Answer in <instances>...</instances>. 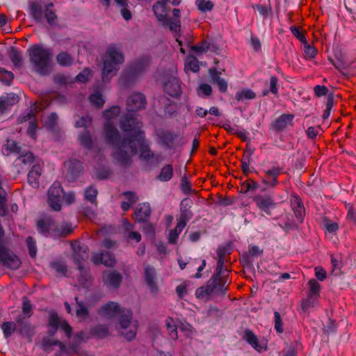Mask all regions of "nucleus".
<instances>
[{
  "label": "nucleus",
  "instance_id": "69168bd1",
  "mask_svg": "<svg viewBox=\"0 0 356 356\" xmlns=\"http://www.w3.org/2000/svg\"><path fill=\"white\" fill-rule=\"evenodd\" d=\"M327 92V88L322 86H316L314 88V92L318 97L325 95Z\"/></svg>",
  "mask_w": 356,
  "mask_h": 356
},
{
  "label": "nucleus",
  "instance_id": "c85d7f7f",
  "mask_svg": "<svg viewBox=\"0 0 356 356\" xmlns=\"http://www.w3.org/2000/svg\"><path fill=\"white\" fill-rule=\"evenodd\" d=\"M8 56L13 63L16 67H19L22 62V56L20 53L15 48H11L8 51Z\"/></svg>",
  "mask_w": 356,
  "mask_h": 356
},
{
  "label": "nucleus",
  "instance_id": "393cba45",
  "mask_svg": "<svg viewBox=\"0 0 356 356\" xmlns=\"http://www.w3.org/2000/svg\"><path fill=\"white\" fill-rule=\"evenodd\" d=\"M199 62L197 59L193 56H189L186 58L184 64V70L186 73L197 72L199 71Z\"/></svg>",
  "mask_w": 356,
  "mask_h": 356
},
{
  "label": "nucleus",
  "instance_id": "0eeeda50",
  "mask_svg": "<svg viewBox=\"0 0 356 356\" xmlns=\"http://www.w3.org/2000/svg\"><path fill=\"white\" fill-rule=\"evenodd\" d=\"M219 280L218 275H215L213 277L209 280L207 286L200 287L196 290V297L200 299H204L213 293H224L227 290V286H225V284L221 282L218 283Z\"/></svg>",
  "mask_w": 356,
  "mask_h": 356
},
{
  "label": "nucleus",
  "instance_id": "37998d69",
  "mask_svg": "<svg viewBox=\"0 0 356 356\" xmlns=\"http://www.w3.org/2000/svg\"><path fill=\"white\" fill-rule=\"evenodd\" d=\"M27 246L29 248V254L31 257H35L37 252V248L35 246V241L31 238L29 237L26 239Z\"/></svg>",
  "mask_w": 356,
  "mask_h": 356
},
{
  "label": "nucleus",
  "instance_id": "49530a36",
  "mask_svg": "<svg viewBox=\"0 0 356 356\" xmlns=\"http://www.w3.org/2000/svg\"><path fill=\"white\" fill-rule=\"evenodd\" d=\"M290 29L293 35L296 36L300 42L302 43L306 42L305 35L299 28L296 26H291Z\"/></svg>",
  "mask_w": 356,
  "mask_h": 356
},
{
  "label": "nucleus",
  "instance_id": "aec40b11",
  "mask_svg": "<svg viewBox=\"0 0 356 356\" xmlns=\"http://www.w3.org/2000/svg\"><path fill=\"white\" fill-rule=\"evenodd\" d=\"M102 4L105 6H108L110 5V0H99ZM115 3L121 7V14L123 18L126 20H129L131 18V13L127 9V0H114Z\"/></svg>",
  "mask_w": 356,
  "mask_h": 356
},
{
  "label": "nucleus",
  "instance_id": "58836bf2",
  "mask_svg": "<svg viewBox=\"0 0 356 356\" xmlns=\"http://www.w3.org/2000/svg\"><path fill=\"white\" fill-rule=\"evenodd\" d=\"M196 3L197 8L203 12L209 11L213 8L212 3L209 0H197Z\"/></svg>",
  "mask_w": 356,
  "mask_h": 356
},
{
  "label": "nucleus",
  "instance_id": "3c124183",
  "mask_svg": "<svg viewBox=\"0 0 356 356\" xmlns=\"http://www.w3.org/2000/svg\"><path fill=\"white\" fill-rule=\"evenodd\" d=\"M97 194V190L92 187H90L86 191L85 197L87 200L93 203L95 200Z\"/></svg>",
  "mask_w": 356,
  "mask_h": 356
},
{
  "label": "nucleus",
  "instance_id": "13d9d810",
  "mask_svg": "<svg viewBox=\"0 0 356 356\" xmlns=\"http://www.w3.org/2000/svg\"><path fill=\"white\" fill-rule=\"evenodd\" d=\"M2 329L5 337H7L14 330L15 326L12 323H5L2 325Z\"/></svg>",
  "mask_w": 356,
  "mask_h": 356
},
{
  "label": "nucleus",
  "instance_id": "bb28decb",
  "mask_svg": "<svg viewBox=\"0 0 356 356\" xmlns=\"http://www.w3.org/2000/svg\"><path fill=\"white\" fill-rule=\"evenodd\" d=\"M165 325L169 332L170 337L172 339H175V340L177 339L178 337L177 332V325L175 321H174V319L170 317H168L165 319Z\"/></svg>",
  "mask_w": 356,
  "mask_h": 356
},
{
  "label": "nucleus",
  "instance_id": "6ab92c4d",
  "mask_svg": "<svg viewBox=\"0 0 356 356\" xmlns=\"http://www.w3.org/2000/svg\"><path fill=\"white\" fill-rule=\"evenodd\" d=\"M92 259L95 264H103L105 266H111L115 264V258L108 252L95 254Z\"/></svg>",
  "mask_w": 356,
  "mask_h": 356
},
{
  "label": "nucleus",
  "instance_id": "4be33fe9",
  "mask_svg": "<svg viewBox=\"0 0 356 356\" xmlns=\"http://www.w3.org/2000/svg\"><path fill=\"white\" fill-rule=\"evenodd\" d=\"M150 211V206L148 203L140 204L134 213L136 220L138 221H145L149 217Z\"/></svg>",
  "mask_w": 356,
  "mask_h": 356
},
{
  "label": "nucleus",
  "instance_id": "1a4fd4ad",
  "mask_svg": "<svg viewBox=\"0 0 356 356\" xmlns=\"http://www.w3.org/2000/svg\"><path fill=\"white\" fill-rule=\"evenodd\" d=\"M58 328L63 330L67 337H70L72 332L70 326L65 320L60 318L56 313L51 312L49 316L48 332L54 334Z\"/></svg>",
  "mask_w": 356,
  "mask_h": 356
},
{
  "label": "nucleus",
  "instance_id": "7ed1b4c3",
  "mask_svg": "<svg viewBox=\"0 0 356 356\" xmlns=\"http://www.w3.org/2000/svg\"><path fill=\"white\" fill-rule=\"evenodd\" d=\"M123 62L124 56L120 49L115 45H111L108 48L104 59L103 81H107L115 76L119 70L120 65Z\"/></svg>",
  "mask_w": 356,
  "mask_h": 356
},
{
  "label": "nucleus",
  "instance_id": "c03bdc74",
  "mask_svg": "<svg viewBox=\"0 0 356 356\" xmlns=\"http://www.w3.org/2000/svg\"><path fill=\"white\" fill-rule=\"evenodd\" d=\"M91 76V72L88 69H85L76 76V81L79 82H86Z\"/></svg>",
  "mask_w": 356,
  "mask_h": 356
},
{
  "label": "nucleus",
  "instance_id": "0e129e2a",
  "mask_svg": "<svg viewBox=\"0 0 356 356\" xmlns=\"http://www.w3.org/2000/svg\"><path fill=\"white\" fill-rule=\"evenodd\" d=\"M346 208L348 209V215H347V217L352 220H354L355 221L356 220V210L354 209V207L350 205V204H348L346 206Z\"/></svg>",
  "mask_w": 356,
  "mask_h": 356
},
{
  "label": "nucleus",
  "instance_id": "e433bc0d",
  "mask_svg": "<svg viewBox=\"0 0 356 356\" xmlns=\"http://www.w3.org/2000/svg\"><path fill=\"white\" fill-rule=\"evenodd\" d=\"M108 330L104 325H99L92 331V335L98 338H104L108 335Z\"/></svg>",
  "mask_w": 356,
  "mask_h": 356
},
{
  "label": "nucleus",
  "instance_id": "864d4df0",
  "mask_svg": "<svg viewBox=\"0 0 356 356\" xmlns=\"http://www.w3.org/2000/svg\"><path fill=\"white\" fill-rule=\"evenodd\" d=\"M79 140L86 147H91V139L88 132H86L83 136H80Z\"/></svg>",
  "mask_w": 356,
  "mask_h": 356
},
{
  "label": "nucleus",
  "instance_id": "39448f33",
  "mask_svg": "<svg viewBox=\"0 0 356 356\" xmlns=\"http://www.w3.org/2000/svg\"><path fill=\"white\" fill-rule=\"evenodd\" d=\"M43 10L42 5L38 2H32L30 4V13L33 17L38 22H42L46 19L49 24H54L56 16L53 10V3H49L44 6Z\"/></svg>",
  "mask_w": 356,
  "mask_h": 356
},
{
  "label": "nucleus",
  "instance_id": "09e8293b",
  "mask_svg": "<svg viewBox=\"0 0 356 356\" xmlns=\"http://www.w3.org/2000/svg\"><path fill=\"white\" fill-rule=\"evenodd\" d=\"M5 149L7 152L6 154H8L10 152H18V147L16 143L13 140H7L6 144L4 145Z\"/></svg>",
  "mask_w": 356,
  "mask_h": 356
},
{
  "label": "nucleus",
  "instance_id": "7c9ffc66",
  "mask_svg": "<svg viewBox=\"0 0 356 356\" xmlns=\"http://www.w3.org/2000/svg\"><path fill=\"white\" fill-rule=\"evenodd\" d=\"M90 101L93 106L97 108L103 106L104 104V99L102 95L98 92H95L90 96Z\"/></svg>",
  "mask_w": 356,
  "mask_h": 356
},
{
  "label": "nucleus",
  "instance_id": "423d86ee",
  "mask_svg": "<svg viewBox=\"0 0 356 356\" xmlns=\"http://www.w3.org/2000/svg\"><path fill=\"white\" fill-rule=\"evenodd\" d=\"M124 317L119 320L118 330L127 340L133 339L137 332L138 323L132 320V312L130 310L124 312Z\"/></svg>",
  "mask_w": 356,
  "mask_h": 356
},
{
  "label": "nucleus",
  "instance_id": "c756f323",
  "mask_svg": "<svg viewBox=\"0 0 356 356\" xmlns=\"http://www.w3.org/2000/svg\"><path fill=\"white\" fill-rule=\"evenodd\" d=\"M317 305V296L308 295L307 299L302 302V309L304 311H307L309 307H314Z\"/></svg>",
  "mask_w": 356,
  "mask_h": 356
},
{
  "label": "nucleus",
  "instance_id": "f3484780",
  "mask_svg": "<svg viewBox=\"0 0 356 356\" xmlns=\"http://www.w3.org/2000/svg\"><path fill=\"white\" fill-rule=\"evenodd\" d=\"M220 72L217 71L216 69L209 70V76L211 81L213 83H216L221 92H225L227 90L228 85L225 79L220 76Z\"/></svg>",
  "mask_w": 356,
  "mask_h": 356
},
{
  "label": "nucleus",
  "instance_id": "4c0bfd02",
  "mask_svg": "<svg viewBox=\"0 0 356 356\" xmlns=\"http://www.w3.org/2000/svg\"><path fill=\"white\" fill-rule=\"evenodd\" d=\"M76 314L80 320H85L88 316V309L83 303L77 302Z\"/></svg>",
  "mask_w": 356,
  "mask_h": 356
},
{
  "label": "nucleus",
  "instance_id": "774afa93",
  "mask_svg": "<svg viewBox=\"0 0 356 356\" xmlns=\"http://www.w3.org/2000/svg\"><path fill=\"white\" fill-rule=\"evenodd\" d=\"M179 327L181 331L186 332V334L187 336H189L192 332V327L191 325L187 323H181V324L179 325Z\"/></svg>",
  "mask_w": 356,
  "mask_h": 356
},
{
  "label": "nucleus",
  "instance_id": "c9c22d12",
  "mask_svg": "<svg viewBox=\"0 0 356 356\" xmlns=\"http://www.w3.org/2000/svg\"><path fill=\"white\" fill-rule=\"evenodd\" d=\"M57 62L61 65L66 66L72 63V59L68 54L62 52L57 56Z\"/></svg>",
  "mask_w": 356,
  "mask_h": 356
},
{
  "label": "nucleus",
  "instance_id": "5701e85b",
  "mask_svg": "<svg viewBox=\"0 0 356 356\" xmlns=\"http://www.w3.org/2000/svg\"><path fill=\"white\" fill-rule=\"evenodd\" d=\"M293 119V115H282L276 120L274 123V127L277 130H282L286 127L288 125L291 124Z\"/></svg>",
  "mask_w": 356,
  "mask_h": 356
},
{
  "label": "nucleus",
  "instance_id": "a18cd8bd",
  "mask_svg": "<svg viewBox=\"0 0 356 356\" xmlns=\"http://www.w3.org/2000/svg\"><path fill=\"white\" fill-rule=\"evenodd\" d=\"M37 225L40 231L44 234L47 232L51 227L50 220L48 219L40 220Z\"/></svg>",
  "mask_w": 356,
  "mask_h": 356
},
{
  "label": "nucleus",
  "instance_id": "2f4dec72",
  "mask_svg": "<svg viewBox=\"0 0 356 356\" xmlns=\"http://www.w3.org/2000/svg\"><path fill=\"white\" fill-rule=\"evenodd\" d=\"M257 204L259 209L266 211L273 206V202L270 197H260L257 199Z\"/></svg>",
  "mask_w": 356,
  "mask_h": 356
},
{
  "label": "nucleus",
  "instance_id": "f03ea898",
  "mask_svg": "<svg viewBox=\"0 0 356 356\" xmlns=\"http://www.w3.org/2000/svg\"><path fill=\"white\" fill-rule=\"evenodd\" d=\"M152 10L159 24L164 27H169L170 30L174 33L176 40L180 46V51L185 54V50L182 47V42L178 38L181 26L180 22L178 19L170 20L168 17L169 10L166 6V1H158L153 6Z\"/></svg>",
  "mask_w": 356,
  "mask_h": 356
},
{
  "label": "nucleus",
  "instance_id": "9d476101",
  "mask_svg": "<svg viewBox=\"0 0 356 356\" xmlns=\"http://www.w3.org/2000/svg\"><path fill=\"white\" fill-rule=\"evenodd\" d=\"M63 193L61 185L57 181L54 182L49 189L48 203L55 211H59L61 209L60 198Z\"/></svg>",
  "mask_w": 356,
  "mask_h": 356
},
{
  "label": "nucleus",
  "instance_id": "bf43d9fd",
  "mask_svg": "<svg viewBox=\"0 0 356 356\" xmlns=\"http://www.w3.org/2000/svg\"><path fill=\"white\" fill-rule=\"evenodd\" d=\"M191 48L197 53L202 54L208 50L209 45L207 42H202L200 44L193 46Z\"/></svg>",
  "mask_w": 356,
  "mask_h": 356
},
{
  "label": "nucleus",
  "instance_id": "e2e57ef3",
  "mask_svg": "<svg viewBox=\"0 0 356 356\" xmlns=\"http://www.w3.org/2000/svg\"><path fill=\"white\" fill-rule=\"evenodd\" d=\"M52 267L56 271L60 274L64 275L66 271L65 266L61 262H54Z\"/></svg>",
  "mask_w": 356,
  "mask_h": 356
},
{
  "label": "nucleus",
  "instance_id": "72a5a7b5",
  "mask_svg": "<svg viewBox=\"0 0 356 356\" xmlns=\"http://www.w3.org/2000/svg\"><path fill=\"white\" fill-rule=\"evenodd\" d=\"M293 211L298 220H302L303 216V208L300 200L298 197H295L293 203Z\"/></svg>",
  "mask_w": 356,
  "mask_h": 356
},
{
  "label": "nucleus",
  "instance_id": "ddd939ff",
  "mask_svg": "<svg viewBox=\"0 0 356 356\" xmlns=\"http://www.w3.org/2000/svg\"><path fill=\"white\" fill-rule=\"evenodd\" d=\"M164 90L172 97H177L181 93V86L179 80L173 76L164 84Z\"/></svg>",
  "mask_w": 356,
  "mask_h": 356
},
{
  "label": "nucleus",
  "instance_id": "a19ab883",
  "mask_svg": "<svg viewBox=\"0 0 356 356\" xmlns=\"http://www.w3.org/2000/svg\"><path fill=\"white\" fill-rule=\"evenodd\" d=\"M13 77V74L11 72L3 70L1 69V83H3L7 86H9L11 83Z\"/></svg>",
  "mask_w": 356,
  "mask_h": 356
},
{
  "label": "nucleus",
  "instance_id": "5fc2aeb1",
  "mask_svg": "<svg viewBox=\"0 0 356 356\" xmlns=\"http://www.w3.org/2000/svg\"><path fill=\"white\" fill-rule=\"evenodd\" d=\"M22 312L26 316H29L31 314V305L26 298H24L23 300Z\"/></svg>",
  "mask_w": 356,
  "mask_h": 356
},
{
  "label": "nucleus",
  "instance_id": "6e6d98bb",
  "mask_svg": "<svg viewBox=\"0 0 356 356\" xmlns=\"http://www.w3.org/2000/svg\"><path fill=\"white\" fill-rule=\"evenodd\" d=\"M20 161L24 164H31L33 162L34 156L32 153L27 152L19 158Z\"/></svg>",
  "mask_w": 356,
  "mask_h": 356
},
{
  "label": "nucleus",
  "instance_id": "ea45409f",
  "mask_svg": "<svg viewBox=\"0 0 356 356\" xmlns=\"http://www.w3.org/2000/svg\"><path fill=\"white\" fill-rule=\"evenodd\" d=\"M188 283L187 282H183L176 288V292L180 298H184L188 293Z\"/></svg>",
  "mask_w": 356,
  "mask_h": 356
},
{
  "label": "nucleus",
  "instance_id": "680f3d73",
  "mask_svg": "<svg viewBox=\"0 0 356 356\" xmlns=\"http://www.w3.org/2000/svg\"><path fill=\"white\" fill-rule=\"evenodd\" d=\"M324 226L326 230L331 233L336 232L339 227L337 223L328 220L325 221Z\"/></svg>",
  "mask_w": 356,
  "mask_h": 356
},
{
  "label": "nucleus",
  "instance_id": "f704fd0d",
  "mask_svg": "<svg viewBox=\"0 0 356 356\" xmlns=\"http://www.w3.org/2000/svg\"><path fill=\"white\" fill-rule=\"evenodd\" d=\"M309 288V294L318 296L321 290L320 284L314 279H311L308 282Z\"/></svg>",
  "mask_w": 356,
  "mask_h": 356
},
{
  "label": "nucleus",
  "instance_id": "603ef678",
  "mask_svg": "<svg viewBox=\"0 0 356 356\" xmlns=\"http://www.w3.org/2000/svg\"><path fill=\"white\" fill-rule=\"evenodd\" d=\"M314 272L316 277L320 281H323L327 277V273L321 266H316Z\"/></svg>",
  "mask_w": 356,
  "mask_h": 356
},
{
  "label": "nucleus",
  "instance_id": "6e6552de",
  "mask_svg": "<svg viewBox=\"0 0 356 356\" xmlns=\"http://www.w3.org/2000/svg\"><path fill=\"white\" fill-rule=\"evenodd\" d=\"M128 309L122 308L118 303L114 302H109L102 306L98 312L99 316L105 319L112 321L115 318H119V320L124 318V312Z\"/></svg>",
  "mask_w": 356,
  "mask_h": 356
},
{
  "label": "nucleus",
  "instance_id": "473e14b6",
  "mask_svg": "<svg viewBox=\"0 0 356 356\" xmlns=\"http://www.w3.org/2000/svg\"><path fill=\"white\" fill-rule=\"evenodd\" d=\"M124 196L126 199H127L128 202H123L121 207L124 211H127L130 208L131 205L136 202V198L134 193L132 192H126L124 193Z\"/></svg>",
  "mask_w": 356,
  "mask_h": 356
},
{
  "label": "nucleus",
  "instance_id": "de8ad7c7",
  "mask_svg": "<svg viewBox=\"0 0 356 356\" xmlns=\"http://www.w3.org/2000/svg\"><path fill=\"white\" fill-rule=\"evenodd\" d=\"M304 44L305 56L309 59L314 58L316 54V49L314 47L307 44V42Z\"/></svg>",
  "mask_w": 356,
  "mask_h": 356
},
{
  "label": "nucleus",
  "instance_id": "f257e3e1",
  "mask_svg": "<svg viewBox=\"0 0 356 356\" xmlns=\"http://www.w3.org/2000/svg\"><path fill=\"white\" fill-rule=\"evenodd\" d=\"M146 104L143 95L134 94L127 100L128 113L121 122L120 127L123 131V138L119 135L116 128L113 125L112 120L120 113L118 106H113L104 113L106 120L104 128L105 139L107 143L113 146L120 153L115 154L118 159H122L121 152L129 149L131 154H136L138 147L140 151V157L147 159L150 156L149 146L144 140L143 133L140 131L141 122L134 115L135 110L145 107Z\"/></svg>",
  "mask_w": 356,
  "mask_h": 356
},
{
  "label": "nucleus",
  "instance_id": "052dcab7",
  "mask_svg": "<svg viewBox=\"0 0 356 356\" xmlns=\"http://www.w3.org/2000/svg\"><path fill=\"white\" fill-rule=\"evenodd\" d=\"M277 79L275 77V76H271L270 77V92L274 94V95H277V90H278V88H277Z\"/></svg>",
  "mask_w": 356,
  "mask_h": 356
},
{
  "label": "nucleus",
  "instance_id": "a878e982",
  "mask_svg": "<svg viewBox=\"0 0 356 356\" xmlns=\"http://www.w3.org/2000/svg\"><path fill=\"white\" fill-rule=\"evenodd\" d=\"M256 97L254 92L249 88H243L236 94V99L240 101L253 99Z\"/></svg>",
  "mask_w": 356,
  "mask_h": 356
},
{
  "label": "nucleus",
  "instance_id": "79ce46f5",
  "mask_svg": "<svg viewBox=\"0 0 356 356\" xmlns=\"http://www.w3.org/2000/svg\"><path fill=\"white\" fill-rule=\"evenodd\" d=\"M212 92L211 87L207 83H202L199 86L197 90V94L199 96H207L209 95Z\"/></svg>",
  "mask_w": 356,
  "mask_h": 356
},
{
  "label": "nucleus",
  "instance_id": "2eb2a0df",
  "mask_svg": "<svg viewBox=\"0 0 356 356\" xmlns=\"http://www.w3.org/2000/svg\"><path fill=\"white\" fill-rule=\"evenodd\" d=\"M145 280L152 293H156L158 291L155 271L154 268L150 266H147L145 268Z\"/></svg>",
  "mask_w": 356,
  "mask_h": 356
},
{
  "label": "nucleus",
  "instance_id": "cd10ccee",
  "mask_svg": "<svg viewBox=\"0 0 356 356\" xmlns=\"http://www.w3.org/2000/svg\"><path fill=\"white\" fill-rule=\"evenodd\" d=\"M173 173L172 166L171 165H167L164 166L158 177L159 179L162 181H169L172 177Z\"/></svg>",
  "mask_w": 356,
  "mask_h": 356
},
{
  "label": "nucleus",
  "instance_id": "dca6fc26",
  "mask_svg": "<svg viewBox=\"0 0 356 356\" xmlns=\"http://www.w3.org/2000/svg\"><path fill=\"white\" fill-rule=\"evenodd\" d=\"M244 338L257 351L261 352L266 349V344L264 342H259L257 336L252 332L246 330Z\"/></svg>",
  "mask_w": 356,
  "mask_h": 356
},
{
  "label": "nucleus",
  "instance_id": "4d7b16f0",
  "mask_svg": "<svg viewBox=\"0 0 356 356\" xmlns=\"http://www.w3.org/2000/svg\"><path fill=\"white\" fill-rule=\"evenodd\" d=\"M91 124V119L88 117L81 118L76 122V127H87Z\"/></svg>",
  "mask_w": 356,
  "mask_h": 356
},
{
  "label": "nucleus",
  "instance_id": "338daca9",
  "mask_svg": "<svg viewBox=\"0 0 356 356\" xmlns=\"http://www.w3.org/2000/svg\"><path fill=\"white\" fill-rule=\"evenodd\" d=\"M58 117L55 113H51L48 116V119L44 122L46 125L49 127H52L54 125V123L57 120Z\"/></svg>",
  "mask_w": 356,
  "mask_h": 356
},
{
  "label": "nucleus",
  "instance_id": "9b49d317",
  "mask_svg": "<svg viewBox=\"0 0 356 356\" xmlns=\"http://www.w3.org/2000/svg\"><path fill=\"white\" fill-rule=\"evenodd\" d=\"M265 177L262 182L268 187H275L277 184V177L281 174V168L279 166H273L270 168L263 170Z\"/></svg>",
  "mask_w": 356,
  "mask_h": 356
},
{
  "label": "nucleus",
  "instance_id": "412c9836",
  "mask_svg": "<svg viewBox=\"0 0 356 356\" xmlns=\"http://www.w3.org/2000/svg\"><path fill=\"white\" fill-rule=\"evenodd\" d=\"M42 168L39 164L34 165L28 175V181L33 187L38 186L39 178L41 175Z\"/></svg>",
  "mask_w": 356,
  "mask_h": 356
},
{
  "label": "nucleus",
  "instance_id": "4468645a",
  "mask_svg": "<svg viewBox=\"0 0 356 356\" xmlns=\"http://www.w3.org/2000/svg\"><path fill=\"white\" fill-rule=\"evenodd\" d=\"M186 214H182L177 225L174 230H171L168 236V242L170 243H175L178 238L179 234L181 232L183 229L186 225V220H188Z\"/></svg>",
  "mask_w": 356,
  "mask_h": 356
},
{
  "label": "nucleus",
  "instance_id": "f8f14e48",
  "mask_svg": "<svg viewBox=\"0 0 356 356\" xmlns=\"http://www.w3.org/2000/svg\"><path fill=\"white\" fill-rule=\"evenodd\" d=\"M1 264L16 269L19 267L21 261L15 254L1 247Z\"/></svg>",
  "mask_w": 356,
  "mask_h": 356
},
{
  "label": "nucleus",
  "instance_id": "b1692460",
  "mask_svg": "<svg viewBox=\"0 0 356 356\" xmlns=\"http://www.w3.org/2000/svg\"><path fill=\"white\" fill-rule=\"evenodd\" d=\"M149 63L148 57L137 60L131 67V74H136L145 71L149 67Z\"/></svg>",
  "mask_w": 356,
  "mask_h": 356
},
{
  "label": "nucleus",
  "instance_id": "20e7f679",
  "mask_svg": "<svg viewBox=\"0 0 356 356\" xmlns=\"http://www.w3.org/2000/svg\"><path fill=\"white\" fill-rule=\"evenodd\" d=\"M31 63L38 73L44 74L51 67V51L40 45L31 46L28 49Z\"/></svg>",
  "mask_w": 356,
  "mask_h": 356
},
{
  "label": "nucleus",
  "instance_id": "8fccbe9b",
  "mask_svg": "<svg viewBox=\"0 0 356 356\" xmlns=\"http://www.w3.org/2000/svg\"><path fill=\"white\" fill-rule=\"evenodd\" d=\"M275 328L279 333L283 332V324L279 312H275Z\"/></svg>",
  "mask_w": 356,
  "mask_h": 356
},
{
  "label": "nucleus",
  "instance_id": "a211bd4d",
  "mask_svg": "<svg viewBox=\"0 0 356 356\" xmlns=\"http://www.w3.org/2000/svg\"><path fill=\"white\" fill-rule=\"evenodd\" d=\"M122 277L120 275L115 272H105L103 275V280L104 283L111 287L119 286Z\"/></svg>",
  "mask_w": 356,
  "mask_h": 356
}]
</instances>
